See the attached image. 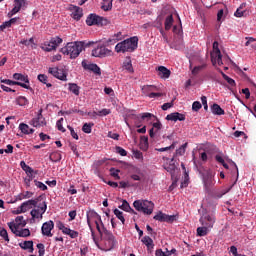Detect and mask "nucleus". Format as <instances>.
Returning <instances> with one entry per match:
<instances>
[{"label": "nucleus", "instance_id": "1", "mask_svg": "<svg viewBox=\"0 0 256 256\" xmlns=\"http://www.w3.org/2000/svg\"><path fill=\"white\" fill-rule=\"evenodd\" d=\"M84 47V42H67L60 52L63 55L69 56L70 59H76L82 53Z\"/></svg>", "mask_w": 256, "mask_h": 256}, {"label": "nucleus", "instance_id": "2", "mask_svg": "<svg viewBox=\"0 0 256 256\" xmlns=\"http://www.w3.org/2000/svg\"><path fill=\"white\" fill-rule=\"evenodd\" d=\"M117 238L109 230H104L101 235V246L97 244L98 248L104 251H111L117 247Z\"/></svg>", "mask_w": 256, "mask_h": 256}, {"label": "nucleus", "instance_id": "3", "mask_svg": "<svg viewBox=\"0 0 256 256\" xmlns=\"http://www.w3.org/2000/svg\"><path fill=\"white\" fill-rule=\"evenodd\" d=\"M138 47V38L137 36H132V38H127L122 42H118L115 46V51L117 53H125V52H134Z\"/></svg>", "mask_w": 256, "mask_h": 256}, {"label": "nucleus", "instance_id": "4", "mask_svg": "<svg viewBox=\"0 0 256 256\" xmlns=\"http://www.w3.org/2000/svg\"><path fill=\"white\" fill-rule=\"evenodd\" d=\"M86 24L88 26H107L111 24V21L106 17L97 15L96 13H91L86 18Z\"/></svg>", "mask_w": 256, "mask_h": 256}, {"label": "nucleus", "instance_id": "5", "mask_svg": "<svg viewBox=\"0 0 256 256\" xmlns=\"http://www.w3.org/2000/svg\"><path fill=\"white\" fill-rule=\"evenodd\" d=\"M133 206L138 212H142L145 215H151L154 210V203L147 200H137L133 203Z\"/></svg>", "mask_w": 256, "mask_h": 256}, {"label": "nucleus", "instance_id": "6", "mask_svg": "<svg viewBox=\"0 0 256 256\" xmlns=\"http://www.w3.org/2000/svg\"><path fill=\"white\" fill-rule=\"evenodd\" d=\"M86 218H87V224L90 229L92 239H95V231L92 227L91 221L94 220V223H96V221H101L102 217L96 211L90 210L89 212H87Z\"/></svg>", "mask_w": 256, "mask_h": 256}, {"label": "nucleus", "instance_id": "7", "mask_svg": "<svg viewBox=\"0 0 256 256\" xmlns=\"http://www.w3.org/2000/svg\"><path fill=\"white\" fill-rule=\"evenodd\" d=\"M62 43H63L62 38H59V36H55L54 38H50L49 42H44V46H42V50L46 52L54 51Z\"/></svg>", "mask_w": 256, "mask_h": 256}, {"label": "nucleus", "instance_id": "8", "mask_svg": "<svg viewBox=\"0 0 256 256\" xmlns=\"http://www.w3.org/2000/svg\"><path fill=\"white\" fill-rule=\"evenodd\" d=\"M41 201V196L34 200H29L24 202L17 210L16 214L26 213L28 210L32 209L33 207H37L38 203Z\"/></svg>", "mask_w": 256, "mask_h": 256}, {"label": "nucleus", "instance_id": "9", "mask_svg": "<svg viewBox=\"0 0 256 256\" xmlns=\"http://www.w3.org/2000/svg\"><path fill=\"white\" fill-rule=\"evenodd\" d=\"M35 209H33L31 211V216L33 219H42L43 218V214H45V212L47 211V203L45 201H42V203H38V205H36V207H34Z\"/></svg>", "mask_w": 256, "mask_h": 256}, {"label": "nucleus", "instance_id": "10", "mask_svg": "<svg viewBox=\"0 0 256 256\" xmlns=\"http://www.w3.org/2000/svg\"><path fill=\"white\" fill-rule=\"evenodd\" d=\"M215 222L216 218L213 215L203 214L202 217H200V224L208 229L213 228Z\"/></svg>", "mask_w": 256, "mask_h": 256}, {"label": "nucleus", "instance_id": "11", "mask_svg": "<svg viewBox=\"0 0 256 256\" xmlns=\"http://www.w3.org/2000/svg\"><path fill=\"white\" fill-rule=\"evenodd\" d=\"M111 55V50L106 48L105 46H98L94 50H92V56L97 58H105Z\"/></svg>", "mask_w": 256, "mask_h": 256}, {"label": "nucleus", "instance_id": "12", "mask_svg": "<svg viewBox=\"0 0 256 256\" xmlns=\"http://www.w3.org/2000/svg\"><path fill=\"white\" fill-rule=\"evenodd\" d=\"M178 218L177 215H167L162 213L161 211L154 216V220L159 222H167V223H173Z\"/></svg>", "mask_w": 256, "mask_h": 256}, {"label": "nucleus", "instance_id": "13", "mask_svg": "<svg viewBox=\"0 0 256 256\" xmlns=\"http://www.w3.org/2000/svg\"><path fill=\"white\" fill-rule=\"evenodd\" d=\"M203 184L207 191H209L212 186L215 185L214 175L211 172H206L203 175Z\"/></svg>", "mask_w": 256, "mask_h": 256}, {"label": "nucleus", "instance_id": "14", "mask_svg": "<svg viewBox=\"0 0 256 256\" xmlns=\"http://www.w3.org/2000/svg\"><path fill=\"white\" fill-rule=\"evenodd\" d=\"M48 73H50L53 77H55V78H57L59 80H62V81H66L67 80V74L62 69L49 68L48 69Z\"/></svg>", "mask_w": 256, "mask_h": 256}, {"label": "nucleus", "instance_id": "15", "mask_svg": "<svg viewBox=\"0 0 256 256\" xmlns=\"http://www.w3.org/2000/svg\"><path fill=\"white\" fill-rule=\"evenodd\" d=\"M31 126H33L34 128H41L46 126V121L42 115V110H40L38 117L32 119Z\"/></svg>", "mask_w": 256, "mask_h": 256}, {"label": "nucleus", "instance_id": "16", "mask_svg": "<svg viewBox=\"0 0 256 256\" xmlns=\"http://www.w3.org/2000/svg\"><path fill=\"white\" fill-rule=\"evenodd\" d=\"M81 65L85 70H89L95 75H102L101 68L97 64H87L86 61H82Z\"/></svg>", "mask_w": 256, "mask_h": 256}, {"label": "nucleus", "instance_id": "17", "mask_svg": "<svg viewBox=\"0 0 256 256\" xmlns=\"http://www.w3.org/2000/svg\"><path fill=\"white\" fill-rule=\"evenodd\" d=\"M54 229V222L53 221H48L44 224H42V235L52 237L53 234L51 231Z\"/></svg>", "mask_w": 256, "mask_h": 256}, {"label": "nucleus", "instance_id": "18", "mask_svg": "<svg viewBox=\"0 0 256 256\" xmlns=\"http://www.w3.org/2000/svg\"><path fill=\"white\" fill-rule=\"evenodd\" d=\"M167 121H185L186 116L184 114H181L179 112H173L171 114H168L166 117Z\"/></svg>", "mask_w": 256, "mask_h": 256}, {"label": "nucleus", "instance_id": "19", "mask_svg": "<svg viewBox=\"0 0 256 256\" xmlns=\"http://www.w3.org/2000/svg\"><path fill=\"white\" fill-rule=\"evenodd\" d=\"M174 161H175V156L172 157V159L170 160L169 163L166 162V163H164V165H163L164 169H165L168 173H170L172 176L174 175V173H175V171H176V169H177V167H176Z\"/></svg>", "mask_w": 256, "mask_h": 256}, {"label": "nucleus", "instance_id": "20", "mask_svg": "<svg viewBox=\"0 0 256 256\" xmlns=\"http://www.w3.org/2000/svg\"><path fill=\"white\" fill-rule=\"evenodd\" d=\"M71 17L76 21L81 20V18L83 17V9L79 6H73Z\"/></svg>", "mask_w": 256, "mask_h": 256}, {"label": "nucleus", "instance_id": "21", "mask_svg": "<svg viewBox=\"0 0 256 256\" xmlns=\"http://www.w3.org/2000/svg\"><path fill=\"white\" fill-rule=\"evenodd\" d=\"M158 76L162 79H168L171 75V71L164 66H160L157 69Z\"/></svg>", "mask_w": 256, "mask_h": 256}, {"label": "nucleus", "instance_id": "22", "mask_svg": "<svg viewBox=\"0 0 256 256\" xmlns=\"http://www.w3.org/2000/svg\"><path fill=\"white\" fill-rule=\"evenodd\" d=\"M1 82H2V83H5V84H7V85H9V86L18 85V86H21V87H23V88H25V89H28V90L32 89V88L30 87V85H27V84L21 83V82H17V81H12V80H9V79L1 80Z\"/></svg>", "mask_w": 256, "mask_h": 256}, {"label": "nucleus", "instance_id": "23", "mask_svg": "<svg viewBox=\"0 0 256 256\" xmlns=\"http://www.w3.org/2000/svg\"><path fill=\"white\" fill-rule=\"evenodd\" d=\"M19 129L20 131L24 134V135H32L34 134L35 130L33 128H30L29 125L25 124V123H21L19 125Z\"/></svg>", "mask_w": 256, "mask_h": 256}, {"label": "nucleus", "instance_id": "24", "mask_svg": "<svg viewBox=\"0 0 256 256\" xmlns=\"http://www.w3.org/2000/svg\"><path fill=\"white\" fill-rule=\"evenodd\" d=\"M49 160L53 163H58L62 160V154L60 151H54L49 154Z\"/></svg>", "mask_w": 256, "mask_h": 256}, {"label": "nucleus", "instance_id": "25", "mask_svg": "<svg viewBox=\"0 0 256 256\" xmlns=\"http://www.w3.org/2000/svg\"><path fill=\"white\" fill-rule=\"evenodd\" d=\"M13 78L15 80H17V82H21V83L24 82V84H27V85H29V83H30L28 76L27 75H23L21 73H15L13 75Z\"/></svg>", "mask_w": 256, "mask_h": 256}, {"label": "nucleus", "instance_id": "26", "mask_svg": "<svg viewBox=\"0 0 256 256\" xmlns=\"http://www.w3.org/2000/svg\"><path fill=\"white\" fill-rule=\"evenodd\" d=\"M101 9L104 12H109L113 9V0H102Z\"/></svg>", "mask_w": 256, "mask_h": 256}, {"label": "nucleus", "instance_id": "27", "mask_svg": "<svg viewBox=\"0 0 256 256\" xmlns=\"http://www.w3.org/2000/svg\"><path fill=\"white\" fill-rule=\"evenodd\" d=\"M211 113L213 115H225V110L218 104H213L211 106Z\"/></svg>", "mask_w": 256, "mask_h": 256}, {"label": "nucleus", "instance_id": "28", "mask_svg": "<svg viewBox=\"0 0 256 256\" xmlns=\"http://www.w3.org/2000/svg\"><path fill=\"white\" fill-rule=\"evenodd\" d=\"M141 90L143 94L148 96L150 93L157 91L158 88L154 85H144Z\"/></svg>", "mask_w": 256, "mask_h": 256}, {"label": "nucleus", "instance_id": "29", "mask_svg": "<svg viewBox=\"0 0 256 256\" xmlns=\"http://www.w3.org/2000/svg\"><path fill=\"white\" fill-rule=\"evenodd\" d=\"M19 246L24 250H29L30 253H33L34 251L33 241H25L23 243H20Z\"/></svg>", "mask_w": 256, "mask_h": 256}, {"label": "nucleus", "instance_id": "30", "mask_svg": "<svg viewBox=\"0 0 256 256\" xmlns=\"http://www.w3.org/2000/svg\"><path fill=\"white\" fill-rule=\"evenodd\" d=\"M122 68L124 70H126L128 73H133L134 70H133V67H132V63H131V58L130 57H127L125 59V61L123 62V66Z\"/></svg>", "mask_w": 256, "mask_h": 256}, {"label": "nucleus", "instance_id": "31", "mask_svg": "<svg viewBox=\"0 0 256 256\" xmlns=\"http://www.w3.org/2000/svg\"><path fill=\"white\" fill-rule=\"evenodd\" d=\"M20 166L28 176H33V174L35 173L34 169L31 166L27 165L25 161H21Z\"/></svg>", "mask_w": 256, "mask_h": 256}, {"label": "nucleus", "instance_id": "32", "mask_svg": "<svg viewBox=\"0 0 256 256\" xmlns=\"http://www.w3.org/2000/svg\"><path fill=\"white\" fill-rule=\"evenodd\" d=\"M33 195H34V192H29V191L21 192L20 194H18L17 200L22 201V200L30 199L33 197Z\"/></svg>", "mask_w": 256, "mask_h": 256}, {"label": "nucleus", "instance_id": "33", "mask_svg": "<svg viewBox=\"0 0 256 256\" xmlns=\"http://www.w3.org/2000/svg\"><path fill=\"white\" fill-rule=\"evenodd\" d=\"M95 225H96V229L99 232L100 236H102L105 233V230H108L107 228H105V225H104L102 219H100V221H95Z\"/></svg>", "mask_w": 256, "mask_h": 256}, {"label": "nucleus", "instance_id": "34", "mask_svg": "<svg viewBox=\"0 0 256 256\" xmlns=\"http://www.w3.org/2000/svg\"><path fill=\"white\" fill-rule=\"evenodd\" d=\"M217 70H218V72L221 74V76L223 77V79L226 80V82H227L231 87L236 86L235 80H233L232 78H230L229 76H227L221 69H217Z\"/></svg>", "mask_w": 256, "mask_h": 256}, {"label": "nucleus", "instance_id": "35", "mask_svg": "<svg viewBox=\"0 0 256 256\" xmlns=\"http://www.w3.org/2000/svg\"><path fill=\"white\" fill-rule=\"evenodd\" d=\"M173 22H174L173 15L172 14L168 15L165 19V30L166 31H169L171 29Z\"/></svg>", "mask_w": 256, "mask_h": 256}, {"label": "nucleus", "instance_id": "36", "mask_svg": "<svg viewBox=\"0 0 256 256\" xmlns=\"http://www.w3.org/2000/svg\"><path fill=\"white\" fill-rule=\"evenodd\" d=\"M16 103L20 107H26V105L29 104V100L25 96H19V97L16 98Z\"/></svg>", "mask_w": 256, "mask_h": 256}, {"label": "nucleus", "instance_id": "37", "mask_svg": "<svg viewBox=\"0 0 256 256\" xmlns=\"http://www.w3.org/2000/svg\"><path fill=\"white\" fill-rule=\"evenodd\" d=\"M246 7V3H242L239 8L234 12V16L237 18H241L244 16L245 11L243 10Z\"/></svg>", "mask_w": 256, "mask_h": 256}, {"label": "nucleus", "instance_id": "38", "mask_svg": "<svg viewBox=\"0 0 256 256\" xmlns=\"http://www.w3.org/2000/svg\"><path fill=\"white\" fill-rule=\"evenodd\" d=\"M209 233V228L202 226V227H198V229H196V234L200 237L206 236Z\"/></svg>", "mask_w": 256, "mask_h": 256}, {"label": "nucleus", "instance_id": "39", "mask_svg": "<svg viewBox=\"0 0 256 256\" xmlns=\"http://www.w3.org/2000/svg\"><path fill=\"white\" fill-rule=\"evenodd\" d=\"M218 46H219L218 42H213L212 47H213L214 52L211 53V62H212V64H215V62H216L215 56L218 55V53H217V51L219 49Z\"/></svg>", "mask_w": 256, "mask_h": 256}, {"label": "nucleus", "instance_id": "40", "mask_svg": "<svg viewBox=\"0 0 256 256\" xmlns=\"http://www.w3.org/2000/svg\"><path fill=\"white\" fill-rule=\"evenodd\" d=\"M214 58H215V62L212 65H216V63L218 64V66L223 65L222 54L220 49H217V54L214 56Z\"/></svg>", "mask_w": 256, "mask_h": 256}, {"label": "nucleus", "instance_id": "41", "mask_svg": "<svg viewBox=\"0 0 256 256\" xmlns=\"http://www.w3.org/2000/svg\"><path fill=\"white\" fill-rule=\"evenodd\" d=\"M64 234L68 235L71 239H76L79 237V232L75 230H71L70 228H67Z\"/></svg>", "mask_w": 256, "mask_h": 256}, {"label": "nucleus", "instance_id": "42", "mask_svg": "<svg viewBox=\"0 0 256 256\" xmlns=\"http://www.w3.org/2000/svg\"><path fill=\"white\" fill-rule=\"evenodd\" d=\"M188 143L183 144L179 149L176 150V153L174 157L177 156H184L186 153V148H187Z\"/></svg>", "mask_w": 256, "mask_h": 256}, {"label": "nucleus", "instance_id": "43", "mask_svg": "<svg viewBox=\"0 0 256 256\" xmlns=\"http://www.w3.org/2000/svg\"><path fill=\"white\" fill-rule=\"evenodd\" d=\"M69 91H71L76 96L80 95V87L77 84H69Z\"/></svg>", "mask_w": 256, "mask_h": 256}, {"label": "nucleus", "instance_id": "44", "mask_svg": "<svg viewBox=\"0 0 256 256\" xmlns=\"http://www.w3.org/2000/svg\"><path fill=\"white\" fill-rule=\"evenodd\" d=\"M94 126V124H91V123H85L83 126H82V132L85 133V134H91L92 133V127Z\"/></svg>", "mask_w": 256, "mask_h": 256}, {"label": "nucleus", "instance_id": "45", "mask_svg": "<svg viewBox=\"0 0 256 256\" xmlns=\"http://www.w3.org/2000/svg\"><path fill=\"white\" fill-rule=\"evenodd\" d=\"M142 242L149 248H153V240L149 236H145L142 238Z\"/></svg>", "mask_w": 256, "mask_h": 256}, {"label": "nucleus", "instance_id": "46", "mask_svg": "<svg viewBox=\"0 0 256 256\" xmlns=\"http://www.w3.org/2000/svg\"><path fill=\"white\" fill-rule=\"evenodd\" d=\"M109 171H110V175L112 177H114L116 180L121 179V176H119V172H121V170L115 169L114 167H111Z\"/></svg>", "mask_w": 256, "mask_h": 256}, {"label": "nucleus", "instance_id": "47", "mask_svg": "<svg viewBox=\"0 0 256 256\" xmlns=\"http://www.w3.org/2000/svg\"><path fill=\"white\" fill-rule=\"evenodd\" d=\"M119 37H121V32H118V34H114V36H112V38H109V40H107V43L110 45H113L120 40Z\"/></svg>", "mask_w": 256, "mask_h": 256}, {"label": "nucleus", "instance_id": "48", "mask_svg": "<svg viewBox=\"0 0 256 256\" xmlns=\"http://www.w3.org/2000/svg\"><path fill=\"white\" fill-rule=\"evenodd\" d=\"M121 210H124L125 212H133L134 211L131 209L130 205L126 200L122 201V205L119 207Z\"/></svg>", "mask_w": 256, "mask_h": 256}, {"label": "nucleus", "instance_id": "49", "mask_svg": "<svg viewBox=\"0 0 256 256\" xmlns=\"http://www.w3.org/2000/svg\"><path fill=\"white\" fill-rule=\"evenodd\" d=\"M31 235V232L29 229H22V230H18L16 236L19 237H29Z\"/></svg>", "mask_w": 256, "mask_h": 256}, {"label": "nucleus", "instance_id": "50", "mask_svg": "<svg viewBox=\"0 0 256 256\" xmlns=\"http://www.w3.org/2000/svg\"><path fill=\"white\" fill-rule=\"evenodd\" d=\"M63 121H64V118H60L59 120H57L56 127L58 131L65 133L66 129L63 127Z\"/></svg>", "mask_w": 256, "mask_h": 256}, {"label": "nucleus", "instance_id": "51", "mask_svg": "<svg viewBox=\"0 0 256 256\" xmlns=\"http://www.w3.org/2000/svg\"><path fill=\"white\" fill-rule=\"evenodd\" d=\"M176 147V142H173L170 146L168 147H162V148H156V151L158 152H167L169 150H174Z\"/></svg>", "mask_w": 256, "mask_h": 256}, {"label": "nucleus", "instance_id": "52", "mask_svg": "<svg viewBox=\"0 0 256 256\" xmlns=\"http://www.w3.org/2000/svg\"><path fill=\"white\" fill-rule=\"evenodd\" d=\"M8 226H9V228L11 229V231H12L15 235L18 234L20 227H19L16 223H14V222H9V223H8Z\"/></svg>", "mask_w": 256, "mask_h": 256}, {"label": "nucleus", "instance_id": "53", "mask_svg": "<svg viewBox=\"0 0 256 256\" xmlns=\"http://www.w3.org/2000/svg\"><path fill=\"white\" fill-rule=\"evenodd\" d=\"M137 118H140V119H156V116L154 114H151L149 112H145V113H142V114H139V116H137Z\"/></svg>", "mask_w": 256, "mask_h": 256}, {"label": "nucleus", "instance_id": "54", "mask_svg": "<svg viewBox=\"0 0 256 256\" xmlns=\"http://www.w3.org/2000/svg\"><path fill=\"white\" fill-rule=\"evenodd\" d=\"M16 224L19 226V227H25L26 226V221L24 220V217L23 216H18L16 219Z\"/></svg>", "mask_w": 256, "mask_h": 256}, {"label": "nucleus", "instance_id": "55", "mask_svg": "<svg viewBox=\"0 0 256 256\" xmlns=\"http://www.w3.org/2000/svg\"><path fill=\"white\" fill-rule=\"evenodd\" d=\"M114 214L122 222V224H125V217H123V212L119 211L118 209H115Z\"/></svg>", "mask_w": 256, "mask_h": 256}, {"label": "nucleus", "instance_id": "56", "mask_svg": "<svg viewBox=\"0 0 256 256\" xmlns=\"http://www.w3.org/2000/svg\"><path fill=\"white\" fill-rule=\"evenodd\" d=\"M36 248H38V256L45 255V245L44 244L38 243V245H36Z\"/></svg>", "mask_w": 256, "mask_h": 256}, {"label": "nucleus", "instance_id": "57", "mask_svg": "<svg viewBox=\"0 0 256 256\" xmlns=\"http://www.w3.org/2000/svg\"><path fill=\"white\" fill-rule=\"evenodd\" d=\"M34 185H36V187H38L42 191H46L48 189L46 184H43V182L38 181V180H34Z\"/></svg>", "mask_w": 256, "mask_h": 256}, {"label": "nucleus", "instance_id": "58", "mask_svg": "<svg viewBox=\"0 0 256 256\" xmlns=\"http://www.w3.org/2000/svg\"><path fill=\"white\" fill-rule=\"evenodd\" d=\"M116 153L119 154L122 157L127 156V150H125L123 147L121 146H116Z\"/></svg>", "mask_w": 256, "mask_h": 256}, {"label": "nucleus", "instance_id": "59", "mask_svg": "<svg viewBox=\"0 0 256 256\" xmlns=\"http://www.w3.org/2000/svg\"><path fill=\"white\" fill-rule=\"evenodd\" d=\"M206 66V64H202L201 66L194 67V69H192V75H197L200 71L206 68Z\"/></svg>", "mask_w": 256, "mask_h": 256}, {"label": "nucleus", "instance_id": "60", "mask_svg": "<svg viewBox=\"0 0 256 256\" xmlns=\"http://www.w3.org/2000/svg\"><path fill=\"white\" fill-rule=\"evenodd\" d=\"M0 236L4 238L5 241L9 242L10 239H9V236H8V233H7V230L4 229V228H1L0 229Z\"/></svg>", "mask_w": 256, "mask_h": 256}, {"label": "nucleus", "instance_id": "61", "mask_svg": "<svg viewBox=\"0 0 256 256\" xmlns=\"http://www.w3.org/2000/svg\"><path fill=\"white\" fill-rule=\"evenodd\" d=\"M202 109V104L199 101H194L192 103V111H200Z\"/></svg>", "mask_w": 256, "mask_h": 256}, {"label": "nucleus", "instance_id": "62", "mask_svg": "<svg viewBox=\"0 0 256 256\" xmlns=\"http://www.w3.org/2000/svg\"><path fill=\"white\" fill-rule=\"evenodd\" d=\"M21 44H23L27 47L31 46L33 48L34 38H30V40H21Z\"/></svg>", "mask_w": 256, "mask_h": 256}, {"label": "nucleus", "instance_id": "63", "mask_svg": "<svg viewBox=\"0 0 256 256\" xmlns=\"http://www.w3.org/2000/svg\"><path fill=\"white\" fill-rule=\"evenodd\" d=\"M133 155H134V158L137 159V160H142L143 159V153L139 150L133 151Z\"/></svg>", "mask_w": 256, "mask_h": 256}, {"label": "nucleus", "instance_id": "64", "mask_svg": "<svg viewBox=\"0 0 256 256\" xmlns=\"http://www.w3.org/2000/svg\"><path fill=\"white\" fill-rule=\"evenodd\" d=\"M38 81L44 83V84H47V81H48V77L44 74H40L38 75Z\"/></svg>", "mask_w": 256, "mask_h": 256}]
</instances>
